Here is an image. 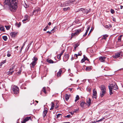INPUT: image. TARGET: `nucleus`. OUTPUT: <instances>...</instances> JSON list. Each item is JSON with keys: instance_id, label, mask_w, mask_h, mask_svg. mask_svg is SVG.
<instances>
[{"instance_id": "obj_30", "label": "nucleus", "mask_w": 123, "mask_h": 123, "mask_svg": "<svg viewBox=\"0 0 123 123\" xmlns=\"http://www.w3.org/2000/svg\"><path fill=\"white\" fill-rule=\"evenodd\" d=\"M74 2H75V0H70L67 1V4H69L70 3Z\"/></svg>"}, {"instance_id": "obj_5", "label": "nucleus", "mask_w": 123, "mask_h": 123, "mask_svg": "<svg viewBox=\"0 0 123 123\" xmlns=\"http://www.w3.org/2000/svg\"><path fill=\"white\" fill-rule=\"evenodd\" d=\"M40 10V8L38 7L35 8L33 10L32 14L33 15H36L38 14V12Z\"/></svg>"}, {"instance_id": "obj_61", "label": "nucleus", "mask_w": 123, "mask_h": 123, "mask_svg": "<svg viewBox=\"0 0 123 123\" xmlns=\"http://www.w3.org/2000/svg\"><path fill=\"white\" fill-rule=\"evenodd\" d=\"M13 69V68L12 67V68H10V69H9V71H12V70Z\"/></svg>"}, {"instance_id": "obj_51", "label": "nucleus", "mask_w": 123, "mask_h": 123, "mask_svg": "<svg viewBox=\"0 0 123 123\" xmlns=\"http://www.w3.org/2000/svg\"><path fill=\"white\" fill-rule=\"evenodd\" d=\"M85 61V59H84L83 58V59H82L81 60V62L82 63H83Z\"/></svg>"}, {"instance_id": "obj_53", "label": "nucleus", "mask_w": 123, "mask_h": 123, "mask_svg": "<svg viewBox=\"0 0 123 123\" xmlns=\"http://www.w3.org/2000/svg\"><path fill=\"white\" fill-rule=\"evenodd\" d=\"M63 10L64 11H66L67 10V8H63Z\"/></svg>"}, {"instance_id": "obj_17", "label": "nucleus", "mask_w": 123, "mask_h": 123, "mask_svg": "<svg viewBox=\"0 0 123 123\" xmlns=\"http://www.w3.org/2000/svg\"><path fill=\"white\" fill-rule=\"evenodd\" d=\"M65 100L66 101L68 100L69 98L70 95H68L67 94H65Z\"/></svg>"}, {"instance_id": "obj_48", "label": "nucleus", "mask_w": 123, "mask_h": 123, "mask_svg": "<svg viewBox=\"0 0 123 123\" xmlns=\"http://www.w3.org/2000/svg\"><path fill=\"white\" fill-rule=\"evenodd\" d=\"M101 92L103 93H106V90H101Z\"/></svg>"}, {"instance_id": "obj_19", "label": "nucleus", "mask_w": 123, "mask_h": 123, "mask_svg": "<svg viewBox=\"0 0 123 123\" xmlns=\"http://www.w3.org/2000/svg\"><path fill=\"white\" fill-rule=\"evenodd\" d=\"M28 16L27 15H25L24 17V19L22 20L23 22L24 23V22L28 20Z\"/></svg>"}, {"instance_id": "obj_25", "label": "nucleus", "mask_w": 123, "mask_h": 123, "mask_svg": "<svg viewBox=\"0 0 123 123\" xmlns=\"http://www.w3.org/2000/svg\"><path fill=\"white\" fill-rule=\"evenodd\" d=\"M79 43H78L74 45V46L75 50H76V48L79 45Z\"/></svg>"}, {"instance_id": "obj_8", "label": "nucleus", "mask_w": 123, "mask_h": 123, "mask_svg": "<svg viewBox=\"0 0 123 123\" xmlns=\"http://www.w3.org/2000/svg\"><path fill=\"white\" fill-rule=\"evenodd\" d=\"M31 117H27L24 119L23 121L21 122V123H25L28 121L30 119H31Z\"/></svg>"}, {"instance_id": "obj_26", "label": "nucleus", "mask_w": 123, "mask_h": 123, "mask_svg": "<svg viewBox=\"0 0 123 123\" xmlns=\"http://www.w3.org/2000/svg\"><path fill=\"white\" fill-rule=\"evenodd\" d=\"M91 99L89 98V99L87 100V103L88 105H91Z\"/></svg>"}, {"instance_id": "obj_35", "label": "nucleus", "mask_w": 123, "mask_h": 123, "mask_svg": "<svg viewBox=\"0 0 123 123\" xmlns=\"http://www.w3.org/2000/svg\"><path fill=\"white\" fill-rule=\"evenodd\" d=\"M85 104V103L84 102H82L80 104V105L81 107H83Z\"/></svg>"}, {"instance_id": "obj_3", "label": "nucleus", "mask_w": 123, "mask_h": 123, "mask_svg": "<svg viewBox=\"0 0 123 123\" xmlns=\"http://www.w3.org/2000/svg\"><path fill=\"white\" fill-rule=\"evenodd\" d=\"M109 85L108 86L114 90H117L118 89V87L117 85L115 83L111 84Z\"/></svg>"}, {"instance_id": "obj_10", "label": "nucleus", "mask_w": 123, "mask_h": 123, "mask_svg": "<svg viewBox=\"0 0 123 123\" xmlns=\"http://www.w3.org/2000/svg\"><path fill=\"white\" fill-rule=\"evenodd\" d=\"M17 32H12L10 33V36L14 38L17 35Z\"/></svg>"}, {"instance_id": "obj_13", "label": "nucleus", "mask_w": 123, "mask_h": 123, "mask_svg": "<svg viewBox=\"0 0 123 123\" xmlns=\"http://www.w3.org/2000/svg\"><path fill=\"white\" fill-rule=\"evenodd\" d=\"M106 58L105 57L100 56L99 57V59L101 62H104L105 61Z\"/></svg>"}, {"instance_id": "obj_58", "label": "nucleus", "mask_w": 123, "mask_h": 123, "mask_svg": "<svg viewBox=\"0 0 123 123\" xmlns=\"http://www.w3.org/2000/svg\"><path fill=\"white\" fill-rule=\"evenodd\" d=\"M68 89H69V91L70 92H71L72 91V88H69Z\"/></svg>"}, {"instance_id": "obj_56", "label": "nucleus", "mask_w": 123, "mask_h": 123, "mask_svg": "<svg viewBox=\"0 0 123 123\" xmlns=\"http://www.w3.org/2000/svg\"><path fill=\"white\" fill-rule=\"evenodd\" d=\"M76 99H79V97L78 95H77L76 97Z\"/></svg>"}, {"instance_id": "obj_47", "label": "nucleus", "mask_w": 123, "mask_h": 123, "mask_svg": "<svg viewBox=\"0 0 123 123\" xmlns=\"http://www.w3.org/2000/svg\"><path fill=\"white\" fill-rule=\"evenodd\" d=\"M71 117V115L69 114L68 115H67L66 116H65L64 117H67V118H69Z\"/></svg>"}, {"instance_id": "obj_12", "label": "nucleus", "mask_w": 123, "mask_h": 123, "mask_svg": "<svg viewBox=\"0 0 123 123\" xmlns=\"http://www.w3.org/2000/svg\"><path fill=\"white\" fill-rule=\"evenodd\" d=\"M120 55L121 54L120 53L117 52L116 53L115 55H113V57L114 58H117L120 57Z\"/></svg>"}, {"instance_id": "obj_31", "label": "nucleus", "mask_w": 123, "mask_h": 123, "mask_svg": "<svg viewBox=\"0 0 123 123\" xmlns=\"http://www.w3.org/2000/svg\"><path fill=\"white\" fill-rule=\"evenodd\" d=\"M45 88V87H43V89L42 90V91L45 94H46L47 93V92L46 91Z\"/></svg>"}, {"instance_id": "obj_7", "label": "nucleus", "mask_w": 123, "mask_h": 123, "mask_svg": "<svg viewBox=\"0 0 123 123\" xmlns=\"http://www.w3.org/2000/svg\"><path fill=\"white\" fill-rule=\"evenodd\" d=\"M80 10H81V11H82L83 13L86 14H87V13L90 12V10H88L86 9H83V8L80 9Z\"/></svg>"}, {"instance_id": "obj_20", "label": "nucleus", "mask_w": 123, "mask_h": 123, "mask_svg": "<svg viewBox=\"0 0 123 123\" xmlns=\"http://www.w3.org/2000/svg\"><path fill=\"white\" fill-rule=\"evenodd\" d=\"M64 52V50H62V51L61 52V53L59 54V58H58V55L57 56V57L58 59H59L60 60L61 59V55H62Z\"/></svg>"}, {"instance_id": "obj_22", "label": "nucleus", "mask_w": 123, "mask_h": 123, "mask_svg": "<svg viewBox=\"0 0 123 123\" xmlns=\"http://www.w3.org/2000/svg\"><path fill=\"white\" fill-rule=\"evenodd\" d=\"M108 87L109 88V89L110 94V95H111L113 93V92H112V89L110 87H109V86Z\"/></svg>"}, {"instance_id": "obj_33", "label": "nucleus", "mask_w": 123, "mask_h": 123, "mask_svg": "<svg viewBox=\"0 0 123 123\" xmlns=\"http://www.w3.org/2000/svg\"><path fill=\"white\" fill-rule=\"evenodd\" d=\"M11 53L10 52L8 51L7 52V56L8 57H10L11 56Z\"/></svg>"}, {"instance_id": "obj_18", "label": "nucleus", "mask_w": 123, "mask_h": 123, "mask_svg": "<svg viewBox=\"0 0 123 123\" xmlns=\"http://www.w3.org/2000/svg\"><path fill=\"white\" fill-rule=\"evenodd\" d=\"M46 61L50 63H54V61L51 59H47L46 60Z\"/></svg>"}, {"instance_id": "obj_2", "label": "nucleus", "mask_w": 123, "mask_h": 123, "mask_svg": "<svg viewBox=\"0 0 123 123\" xmlns=\"http://www.w3.org/2000/svg\"><path fill=\"white\" fill-rule=\"evenodd\" d=\"M83 29H80L75 30V32L74 33H72L71 34V39L72 38V37L74 36H77L83 30Z\"/></svg>"}, {"instance_id": "obj_34", "label": "nucleus", "mask_w": 123, "mask_h": 123, "mask_svg": "<svg viewBox=\"0 0 123 123\" xmlns=\"http://www.w3.org/2000/svg\"><path fill=\"white\" fill-rule=\"evenodd\" d=\"M122 35H121L118 38V42H120V41H121V38L122 36Z\"/></svg>"}, {"instance_id": "obj_42", "label": "nucleus", "mask_w": 123, "mask_h": 123, "mask_svg": "<svg viewBox=\"0 0 123 123\" xmlns=\"http://www.w3.org/2000/svg\"><path fill=\"white\" fill-rule=\"evenodd\" d=\"M90 28V26L89 25H88L87 26V29L86 30V31H87V32H88V31H89Z\"/></svg>"}, {"instance_id": "obj_45", "label": "nucleus", "mask_w": 123, "mask_h": 123, "mask_svg": "<svg viewBox=\"0 0 123 123\" xmlns=\"http://www.w3.org/2000/svg\"><path fill=\"white\" fill-rule=\"evenodd\" d=\"M62 114H58L56 115V118H58L59 117H60L62 115Z\"/></svg>"}, {"instance_id": "obj_6", "label": "nucleus", "mask_w": 123, "mask_h": 123, "mask_svg": "<svg viewBox=\"0 0 123 123\" xmlns=\"http://www.w3.org/2000/svg\"><path fill=\"white\" fill-rule=\"evenodd\" d=\"M69 55L68 54H64V58H63V61L64 62H66L69 59Z\"/></svg>"}, {"instance_id": "obj_28", "label": "nucleus", "mask_w": 123, "mask_h": 123, "mask_svg": "<svg viewBox=\"0 0 123 123\" xmlns=\"http://www.w3.org/2000/svg\"><path fill=\"white\" fill-rule=\"evenodd\" d=\"M32 60H33V62H37V61L38 59L37 57H34L33 58V59H32Z\"/></svg>"}, {"instance_id": "obj_46", "label": "nucleus", "mask_w": 123, "mask_h": 123, "mask_svg": "<svg viewBox=\"0 0 123 123\" xmlns=\"http://www.w3.org/2000/svg\"><path fill=\"white\" fill-rule=\"evenodd\" d=\"M110 11H111V12L112 14H113L114 12H115L114 11L113 9H111Z\"/></svg>"}, {"instance_id": "obj_37", "label": "nucleus", "mask_w": 123, "mask_h": 123, "mask_svg": "<svg viewBox=\"0 0 123 123\" xmlns=\"http://www.w3.org/2000/svg\"><path fill=\"white\" fill-rule=\"evenodd\" d=\"M11 26L10 25H8V26H5V27L6 28V29L7 30H9Z\"/></svg>"}, {"instance_id": "obj_55", "label": "nucleus", "mask_w": 123, "mask_h": 123, "mask_svg": "<svg viewBox=\"0 0 123 123\" xmlns=\"http://www.w3.org/2000/svg\"><path fill=\"white\" fill-rule=\"evenodd\" d=\"M58 105H57V104H56L55 105V109L57 108H58Z\"/></svg>"}, {"instance_id": "obj_36", "label": "nucleus", "mask_w": 123, "mask_h": 123, "mask_svg": "<svg viewBox=\"0 0 123 123\" xmlns=\"http://www.w3.org/2000/svg\"><path fill=\"white\" fill-rule=\"evenodd\" d=\"M14 72V71H12L11 72L9 71L8 72H7V74L8 75H12V74L13 73V72Z\"/></svg>"}, {"instance_id": "obj_63", "label": "nucleus", "mask_w": 123, "mask_h": 123, "mask_svg": "<svg viewBox=\"0 0 123 123\" xmlns=\"http://www.w3.org/2000/svg\"><path fill=\"white\" fill-rule=\"evenodd\" d=\"M63 5H62L61 4L60 6L61 7H63L64 6H63Z\"/></svg>"}, {"instance_id": "obj_39", "label": "nucleus", "mask_w": 123, "mask_h": 123, "mask_svg": "<svg viewBox=\"0 0 123 123\" xmlns=\"http://www.w3.org/2000/svg\"><path fill=\"white\" fill-rule=\"evenodd\" d=\"M105 93L100 92V95L101 97L102 98L105 95Z\"/></svg>"}, {"instance_id": "obj_43", "label": "nucleus", "mask_w": 123, "mask_h": 123, "mask_svg": "<svg viewBox=\"0 0 123 123\" xmlns=\"http://www.w3.org/2000/svg\"><path fill=\"white\" fill-rule=\"evenodd\" d=\"M32 42H31L27 46V49H29V47L30 46L31 44L32 43Z\"/></svg>"}, {"instance_id": "obj_38", "label": "nucleus", "mask_w": 123, "mask_h": 123, "mask_svg": "<svg viewBox=\"0 0 123 123\" xmlns=\"http://www.w3.org/2000/svg\"><path fill=\"white\" fill-rule=\"evenodd\" d=\"M21 24H15V26L18 27H19L21 25Z\"/></svg>"}, {"instance_id": "obj_21", "label": "nucleus", "mask_w": 123, "mask_h": 123, "mask_svg": "<svg viewBox=\"0 0 123 123\" xmlns=\"http://www.w3.org/2000/svg\"><path fill=\"white\" fill-rule=\"evenodd\" d=\"M92 66L90 67H87L86 68V71H90L92 69L91 67Z\"/></svg>"}, {"instance_id": "obj_40", "label": "nucleus", "mask_w": 123, "mask_h": 123, "mask_svg": "<svg viewBox=\"0 0 123 123\" xmlns=\"http://www.w3.org/2000/svg\"><path fill=\"white\" fill-rule=\"evenodd\" d=\"M49 28V26L48 25H47L43 29V31H46V30L48 29Z\"/></svg>"}, {"instance_id": "obj_32", "label": "nucleus", "mask_w": 123, "mask_h": 123, "mask_svg": "<svg viewBox=\"0 0 123 123\" xmlns=\"http://www.w3.org/2000/svg\"><path fill=\"white\" fill-rule=\"evenodd\" d=\"M3 39L5 41H6L7 39V37L6 36H3L2 37Z\"/></svg>"}, {"instance_id": "obj_49", "label": "nucleus", "mask_w": 123, "mask_h": 123, "mask_svg": "<svg viewBox=\"0 0 123 123\" xmlns=\"http://www.w3.org/2000/svg\"><path fill=\"white\" fill-rule=\"evenodd\" d=\"M24 6L25 7L27 8L28 7V6L26 3H25V5H24Z\"/></svg>"}, {"instance_id": "obj_54", "label": "nucleus", "mask_w": 123, "mask_h": 123, "mask_svg": "<svg viewBox=\"0 0 123 123\" xmlns=\"http://www.w3.org/2000/svg\"><path fill=\"white\" fill-rule=\"evenodd\" d=\"M87 31H86L85 34L83 35V36L85 37L87 35Z\"/></svg>"}, {"instance_id": "obj_29", "label": "nucleus", "mask_w": 123, "mask_h": 123, "mask_svg": "<svg viewBox=\"0 0 123 123\" xmlns=\"http://www.w3.org/2000/svg\"><path fill=\"white\" fill-rule=\"evenodd\" d=\"M108 36L107 34H105V35H104L103 36V37H102V39H104L105 40L106 39V38L108 37Z\"/></svg>"}, {"instance_id": "obj_44", "label": "nucleus", "mask_w": 123, "mask_h": 123, "mask_svg": "<svg viewBox=\"0 0 123 123\" xmlns=\"http://www.w3.org/2000/svg\"><path fill=\"white\" fill-rule=\"evenodd\" d=\"M87 91L89 92H90L91 91V89L90 87L87 88Z\"/></svg>"}, {"instance_id": "obj_14", "label": "nucleus", "mask_w": 123, "mask_h": 123, "mask_svg": "<svg viewBox=\"0 0 123 123\" xmlns=\"http://www.w3.org/2000/svg\"><path fill=\"white\" fill-rule=\"evenodd\" d=\"M103 24V26L106 28H110L112 27V26L111 24H108V25H107L105 24Z\"/></svg>"}, {"instance_id": "obj_52", "label": "nucleus", "mask_w": 123, "mask_h": 123, "mask_svg": "<svg viewBox=\"0 0 123 123\" xmlns=\"http://www.w3.org/2000/svg\"><path fill=\"white\" fill-rule=\"evenodd\" d=\"M20 74H21V73H20V72H19L18 71V72L16 74L17 75H19Z\"/></svg>"}, {"instance_id": "obj_9", "label": "nucleus", "mask_w": 123, "mask_h": 123, "mask_svg": "<svg viewBox=\"0 0 123 123\" xmlns=\"http://www.w3.org/2000/svg\"><path fill=\"white\" fill-rule=\"evenodd\" d=\"M93 96L92 97L93 98H95L96 99L97 98V92L95 91V89H94L93 90Z\"/></svg>"}, {"instance_id": "obj_64", "label": "nucleus", "mask_w": 123, "mask_h": 123, "mask_svg": "<svg viewBox=\"0 0 123 123\" xmlns=\"http://www.w3.org/2000/svg\"><path fill=\"white\" fill-rule=\"evenodd\" d=\"M123 7V6H120V8L121 9H122Z\"/></svg>"}, {"instance_id": "obj_50", "label": "nucleus", "mask_w": 123, "mask_h": 123, "mask_svg": "<svg viewBox=\"0 0 123 123\" xmlns=\"http://www.w3.org/2000/svg\"><path fill=\"white\" fill-rule=\"evenodd\" d=\"M25 43H24L23 45V46H22L21 48V51L22 49H23V47L25 46Z\"/></svg>"}, {"instance_id": "obj_1", "label": "nucleus", "mask_w": 123, "mask_h": 123, "mask_svg": "<svg viewBox=\"0 0 123 123\" xmlns=\"http://www.w3.org/2000/svg\"><path fill=\"white\" fill-rule=\"evenodd\" d=\"M5 5H8L10 11L12 12H15L17 8L18 1L16 0H4Z\"/></svg>"}, {"instance_id": "obj_4", "label": "nucleus", "mask_w": 123, "mask_h": 123, "mask_svg": "<svg viewBox=\"0 0 123 123\" xmlns=\"http://www.w3.org/2000/svg\"><path fill=\"white\" fill-rule=\"evenodd\" d=\"M12 90L14 93L16 94L18 93L19 91L18 87L16 86L13 87L12 88Z\"/></svg>"}, {"instance_id": "obj_59", "label": "nucleus", "mask_w": 123, "mask_h": 123, "mask_svg": "<svg viewBox=\"0 0 123 123\" xmlns=\"http://www.w3.org/2000/svg\"><path fill=\"white\" fill-rule=\"evenodd\" d=\"M55 28H56V27H54V28L51 31H55Z\"/></svg>"}, {"instance_id": "obj_15", "label": "nucleus", "mask_w": 123, "mask_h": 123, "mask_svg": "<svg viewBox=\"0 0 123 123\" xmlns=\"http://www.w3.org/2000/svg\"><path fill=\"white\" fill-rule=\"evenodd\" d=\"M37 62H33L31 63L30 65L31 68H33L36 65Z\"/></svg>"}, {"instance_id": "obj_27", "label": "nucleus", "mask_w": 123, "mask_h": 123, "mask_svg": "<svg viewBox=\"0 0 123 123\" xmlns=\"http://www.w3.org/2000/svg\"><path fill=\"white\" fill-rule=\"evenodd\" d=\"M51 103L52 104V105H51V108L50 109V110H52L53 109L55 106V105L53 102H51Z\"/></svg>"}, {"instance_id": "obj_62", "label": "nucleus", "mask_w": 123, "mask_h": 123, "mask_svg": "<svg viewBox=\"0 0 123 123\" xmlns=\"http://www.w3.org/2000/svg\"><path fill=\"white\" fill-rule=\"evenodd\" d=\"M47 33H49V34H51V32H50V31H47Z\"/></svg>"}, {"instance_id": "obj_24", "label": "nucleus", "mask_w": 123, "mask_h": 123, "mask_svg": "<svg viewBox=\"0 0 123 123\" xmlns=\"http://www.w3.org/2000/svg\"><path fill=\"white\" fill-rule=\"evenodd\" d=\"M100 88L101 90H106V88L105 87V86L104 85H101L100 87Z\"/></svg>"}, {"instance_id": "obj_23", "label": "nucleus", "mask_w": 123, "mask_h": 123, "mask_svg": "<svg viewBox=\"0 0 123 123\" xmlns=\"http://www.w3.org/2000/svg\"><path fill=\"white\" fill-rule=\"evenodd\" d=\"M4 29L5 28L4 26L2 25H0V30L1 31L4 32L5 31Z\"/></svg>"}, {"instance_id": "obj_60", "label": "nucleus", "mask_w": 123, "mask_h": 123, "mask_svg": "<svg viewBox=\"0 0 123 123\" xmlns=\"http://www.w3.org/2000/svg\"><path fill=\"white\" fill-rule=\"evenodd\" d=\"M74 55L76 56V57L77 58H78V55L77 54H74Z\"/></svg>"}, {"instance_id": "obj_11", "label": "nucleus", "mask_w": 123, "mask_h": 123, "mask_svg": "<svg viewBox=\"0 0 123 123\" xmlns=\"http://www.w3.org/2000/svg\"><path fill=\"white\" fill-rule=\"evenodd\" d=\"M47 112L48 111L47 108H45L44 110L43 111V116L44 118L45 117V116L46 115Z\"/></svg>"}, {"instance_id": "obj_16", "label": "nucleus", "mask_w": 123, "mask_h": 123, "mask_svg": "<svg viewBox=\"0 0 123 123\" xmlns=\"http://www.w3.org/2000/svg\"><path fill=\"white\" fill-rule=\"evenodd\" d=\"M62 72V69H60L59 70V71L57 73V76L58 77H59L61 76Z\"/></svg>"}, {"instance_id": "obj_41", "label": "nucleus", "mask_w": 123, "mask_h": 123, "mask_svg": "<svg viewBox=\"0 0 123 123\" xmlns=\"http://www.w3.org/2000/svg\"><path fill=\"white\" fill-rule=\"evenodd\" d=\"M84 58L85 59V60H87L88 61H89V59L87 58V57H86L85 55H84Z\"/></svg>"}, {"instance_id": "obj_57", "label": "nucleus", "mask_w": 123, "mask_h": 123, "mask_svg": "<svg viewBox=\"0 0 123 123\" xmlns=\"http://www.w3.org/2000/svg\"><path fill=\"white\" fill-rule=\"evenodd\" d=\"M22 71V69H21V68H19V71H18L19 72H20V73H21V72Z\"/></svg>"}]
</instances>
